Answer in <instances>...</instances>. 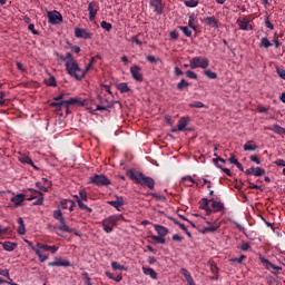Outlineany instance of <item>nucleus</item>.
I'll return each mask as SVG.
<instances>
[{
  "label": "nucleus",
  "mask_w": 285,
  "mask_h": 285,
  "mask_svg": "<svg viewBox=\"0 0 285 285\" xmlns=\"http://www.w3.org/2000/svg\"><path fill=\"white\" fill-rule=\"evenodd\" d=\"M118 90L124 95L126 92H130V87H128V83L121 82L118 85Z\"/></svg>",
  "instance_id": "72a5a7b5"
},
{
  "label": "nucleus",
  "mask_w": 285,
  "mask_h": 285,
  "mask_svg": "<svg viewBox=\"0 0 285 285\" xmlns=\"http://www.w3.org/2000/svg\"><path fill=\"white\" fill-rule=\"evenodd\" d=\"M151 239L154 242H156L157 244H166V238H164V236H155V235H153Z\"/></svg>",
  "instance_id": "09e8293b"
},
{
  "label": "nucleus",
  "mask_w": 285,
  "mask_h": 285,
  "mask_svg": "<svg viewBox=\"0 0 285 285\" xmlns=\"http://www.w3.org/2000/svg\"><path fill=\"white\" fill-rule=\"evenodd\" d=\"M26 244H28V246L31 248V250H33V253H36L39 247H37V244L36 246L32 245V242L28 240V239H24Z\"/></svg>",
  "instance_id": "680f3d73"
},
{
  "label": "nucleus",
  "mask_w": 285,
  "mask_h": 285,
  "mask_svg": "<svg viewBox=\"0 0 285 285\" xmlns=\"http://www.w3.org/2000/svg\"><path fill=\"white\" fill-rule=\"evenodd\" d=\"M156 233H158V235L160 237H166V235H168V228L164 227L161 225H154Z\"/></svg>",
  "instance_id": "a878e982"
},
{
  "label": "nucleus",
  "mask_w": 285,
  "mask_h": 285,
  "mask_svg": "<svg viewBox=\"0 0 285 285\" xmlns=\"http://www.w3.org/2000/svg\"><path fill=\"white\" fill-rule=\"evenodd\" d=\"M28 30H30V32H32V35H39V32L35 29V24H32V23H29Z\"/></svg>",
  "instance_id": "774afa93"
},
{
  "label": "nucleus",
  "mask_w": 285,
  "mask_h": 285,
  "mask_svg": "<svg viewBox=\"0 0 285 285\" xmlns=\"http://www.w3.org/2000/svg\"><path fill=\"white\" fill-rule=\"evenodd\" d=\"M259 259H261L262 264L265 265V268L267 271H282V267L271 263V261H268L267 258L261 256Z\"/></svg>",
  "instance_id": "2eb2a0df"
},
{
  "label": "nucleus",
  "mask_w": 285,
  "mask_h": 285,
  "mask_svg": "<svg viewBox=\"0 0 285 285\" xmlns=\"http://www.w3.org/2000/svg\"><path fill=\"white\" fill-rule=\"evenodd\" d=\"M209 204H210V199L203 198L200 200V205H199L200 210H206L207 208H209V206H208Z\"/></svg>",
  "instance_id": "e433bc0d"
},
{
  "label": "nucleus",
  "mask_w": 285,
  "mask_h": 285,
  "mask_svg": "<svg viewBox=\"0 0 285 285\" xmlns=\"http://www.w3.org/2000/svg\"><path fill=\"white\" fill-rule=\"evenodd\" d=\"M90 68H92V65L88 63L87 67L85 68V70L80 68V72L75 71V73H71V77L76 78L77 81H81V79H83V77H86V75L90 70Z\"/></svg>",
  "instance_id": "4468645a"
},
{
  "label": "nucleus",
  "mask_w": 285,
  "mask_h": 285,
  "mask_svg": "<svg viewBox=\"0 0 285 285\" xmlns=\"http://www.w3.org/2000/svg\"><path fill=\"white\" fill-rule=\"evenodd\" d=\"M179 273L185 277L188 285H196L195 279H193V275H190V272H188V269L180 268Z\"/></svg>",
  "instance_id": "aec40b11"
},
{
  "label": "nucleus",
  "mask_w": 285,
  "mask_h": 285,
  "mask_svg": "<svg viewBox=\"0 0 285 285\" xmlns=\"http://www.w3.org/2000/svg\"><path fill=\"white\" fill-rule=\"evenodd\" d=\"M75 37L77 39H92V32H88L86 29L76 28L75 29Z\"/></svg>",
  "instance_id": "9b49d317"
},
{
  "label": "nucleus",
  "mask_w": 285,
  "mask_h": 285,
  "mask_svg": "<svg viewBox=\"0 0 285 285\" xmlns=\"http://www.w3.org/2000/svg\"><path fill=\"white\" fill-rule=\"evenodd\" d=\"M273 43L268 40L267 37L261 39V48H271Z\"/></svg>",
  "instance_id": "c03bdc74"
},
{
  "label": "nucleus",
  "mask_w": 285,
  "mask_h": 285,
  "mask_svg": "<svg viewBox=\"0 0 285 285\" xmlns=\"http://www.w3.org/2000/svg\"><path fill=\"white\" fill-rule=\"evenodd\" d=\"M266 175V170L261 167H254V177H264Z\"/></svg>",
  "instance_id": "4c0bfd02"
},
{
  "label": "nucleus",
  "mask_w": 285,
  "mask_h": 285,
  "mask_svg": "<svg viewBox=\"0 0 285 285\" xmlns=\"http://www.w3.org/2000/svg\"><path fill=\"white\" fill-rule=\"evenodd\" d=\"M35 253H36V255H37L39 262H41V263L48 261V258H49L48 255H43V254L41 253V249H38V250H36Z\"/></svg>",
  "instance_id": "79ce46f5"
},
{
  "label": "nucleus",
  "mask_w": 285,
  "mask_h": 285,
  "mask_svg": "<svg viewBox=\"0 0 285 285\" xmlns=\"http://www.w3.org/2000/svg\"><path fill=\"white\" fill-rule=\"evenodd\" d=\"M53 218H56L58 222H63V219H66L63 217V213L60 209L53 212Z\"/></svg>",
  "instance_id": "a19ab883"
},
{
  "label": "nucleus",
  "mask_w": 285,
  "mask_h": 285,
  "mask_svg": "<svg viewBox=\"0 0 285 285\" xmlns=\"http://www.w3.org/2000/svg\"><path fill=\"white\" fill-rule=\"evenodd\" d=\"M12 204L19 207L26 202V194H17L14 197L11 198Z\"/></svg>",
  "instance_id": "4be33fe9"
},
{
  "label": "nucleus",
  "mask_w": 285,
  "mask_h": 285,
  "mask_svg": "<svg viewBox=\"0 0 285 285\" xmlns=\"http://www.w3.org/2000/svg\"><path fill=\"white\" fill-rule=\"evenodd\" d=\"M57 228L62 233H72V229L66 224V219L60 220V225Z\"/></svg>",
  "instance_id": "c756f323"
},
{
  "label": "nucleus",
  "mask_w": 285,
  "mask_h": 285,
  "mask_svg": "<svg viewBox=\"0 0 285 285\" xmlns=\"http://www.w3.org/2000/svg\"><path fill=\"white\" fill-rule=\"evenodd\" d=\"M32 205H33V206H43V194H41V195L39 196V198H38L36 202H33Z\"/></svg>",
  "instance_id": "bf43d9fd"
},
{
  "label": "nucleus",
  "mask_w": 285,
  "mask_h": 285,
  "mask_svg": "<svg viewBox=\"0 0 285 285\" xmlns=\"http://www.w3.org/2000/svg\"><path fill=\"white\" fill-rule=\"evenodd\" d=\"M237 23L240 28V30H253V26L250 24V21L248 20H237Z\"/></svg>",
  "instance_id": "5701e85b"
},
{
  "label": "nucleus",
  "mask_w": 285,
  "mask_h": 285,
  "mask_svg": "<svg viewBox=\"0 0 285 285\" xmlns=\"http://www.w3.org/2000/svg\"><path fill=\"white\" fill-rule=\"evenodd\" d=\"M188 86H190V83H188V81H186V79H181L177 83L176 88H177V90H184V88H188Z\"/></svg>",
  "instance_id": "58836bf2"
},
{
  "label": "nucleus",
  "mask_w": 285,
  "mask_h": 285,
  "mask_svg": "<svg viewBox=\"0 0 285 285\" xmlns=\"http://www.w3.org/2000/svg\"><path fill=\"white\" fill-rule=\"evenodd\" d=\"M219 229L218 224H212L209 227H207V233H216V230Z\"/></svg>",
  "instance_id": "8fccbe9b"
},
{
  "label": "nucleus",
  "mask_w": 285,
  "mask_h": 285,
  "mask_svg": "<svg viewBox=\"0 0 285 285\" xmlns=\"http://www.w3.org/2000/svg\"><path fill=\"white\" fill-rule=\"evenodd\" d=\"M210 66V61H208L207 58L203 57H194L189 60V67L195 70L197 68H202L203 70H206Z\"/></svg>",
  "instance_id": "423d86ee"
},
{
  "label": "nucleus",
  "mask_w": 285,
  "mask_h": 285,
  "mask_svg": "<svg viewBox=\"0 0 285 285\" xmlns=\"http://www.w3.org/2000/svg\"><path fill=\"white\" fill-rule=\"evenodd\" d=\"M18 224H19V227H18V234L19 235H23L26 233V224H23V218H18Z\"/></svg>",
  "instance_id": "473e14b6"
},
{
  "label": "nucleus",
  "mask_w": 285,
  "mask_h": 285,
  "mask_svg": "<svg viewBox=\"0 0 285 285\" xmlns=\"http://www.w3.org/2000/svg\"><path fill=\"white\" fill-rule=\"evenodd\" d=\"M276 72L281 79H285V70L284 68L276 67Z\"/></svg>",
  "instance_id": "603ef678"
},
{
  "label": "nucleus",
  "mask_w": 285,
  "mask_h": 285,
  "mask_svg": "<svg viewBox=\"0 0 285 285\" xmlns=\"http://www.w3.org/2000/svg\"><path fill=\"white\" fill-rule=\"evenodd\" d=\"M22 164H28L29 166H32L36 170H39V168L35 165L31 157L24 156L20 160Z\"/></svg>",
  "instance_id": "2f4dec72"
},
{
  "label": "nucleus",
  "mask_w": 285,
  "mask_h": 285,
  "mask_svg": "<svg viewBox=\"0 0 285 285\" xmlns=\"http://www.w3.org/2000/svg\"><path fill=\"white\" fill-rule=\"evenodd\" d=\"M248 188H249L250 190H262V186L255 185L254 183H250V181H249Z\"/></svg>",
  "instance_id": "e2e57ef3"
},
{
  "label": "nucleus",
  "mask_w": 285,
  "mask_h": 285,
  "mask_svg": "<svg viewBox=\"0 0 285 285\" xmlns=\"http://www.w3.org/2000/svg\"><path fill=\"white\" fill-rule=\"evenodd\" d=\"M239 248L244 252L250 250V244L249 243H243Z\"/></svg>",
  "instance_id": "0e129e2a"
},
{
  "label": "nucleus",
  "mask_w": 285,
  "mask_h": 285,
  "mask_svg": "<svg viewBox=\"0 0 285 285\" xmlns=\"http://www.w3.org/2000/svg\"><path fill=\"white\" fill-rule=\"evenodd\" d=\"M246 259V255H240V257L232 258V262H236L237 264H242Z\"/></svg>",
  "instance_id": "338daca9"
},
{
  "label": "nucleus",
  "mask_w": 285,
  "mask_h": 285,
  "mask_svg": "<svg viewBox=\"0 0 285 285\" xmlns=\"http://www.w3.org/2000/svg\"><path fill=\"white\" fill-rule=\"evenodd\" d=\"M111 268L114 269V271H126V266H124V265H120L119 263H117V262H111Z\"/></svg>",
  "instance_id": "de8ad7c7"
},
{
  "label": "nucleus",
  "mask_w": 285,
  "mask_h": 285,
  "mask_svg": "<svg viewBox=\"0 0 285 285\" xmlns=\"http://www.w3.org/2000/svg\"><path fill=\"white\" fill-rule=\"evenodd\" d=\"M100 28H102V30H106V32H110V30H112V24L104 20L100 22Z\"/></svg>",
  "instance_id": "f704fd0d"
},
{
  "label": "nucleus",
  "mask_w": 285,
  "mask_h": 285,
  "mask_svg": "<svg viewBox=\"0 0 285 285\" xmlns=\"http://www.w3.org/2000/svg\"><path fill=\"white\" fill-rule=\"evenodd\" d=\"M127 175L132 181L139 184V186L149 188V190H155V179L153 177L146 176L144 173L135 171L132 169L127 170Z\"/></svg>",
  "instance_id": "f257e3e1"
},
{
  "label": "nucleus",
  "mask_w": 285,
  "mask_h": 285,
  "mask_svg": "<svg viewBox=\"0 0 285 285\" xmlns=\"http://www.w3.org/2000/svg\"><path fill=\"white\" fill-rule=\"evenodd\" d=\"M197 18L195 17V14H191L189 16V19H188V27L191 29V30H197V26H195V20Z\"/></svg>",
  "instance_id": "c9c22d12"
},
{
  "label": "nucleus",
  "mask_w": 285,
  "mask_h": 285,
  "mask_svg": "<svg viewBox=\"0 0 285 285\" xmlns=\"http://www.w3.org/2000/svg\"><path fill=\"white\" fill-rule=\"evenodd\" d=\"M124 219V215H111L102 220V228L105 233H112V226H117V222H121Z\"/></svg>",
  "instance_id": "20e7f679"
},
{
  "label": "nucleus",
  "mask_w": 285,
  "mask_h": 285,
  "mask_svg": "<svg viewBox=\"0 0 285 285\" xmlns=\"http://www.w3.org/2000/svg\"><path fill=\"white\" fill-rule=\"evenodd\" d=\"M171 220L174 222V224H176V226H179V228H181V230H184V233L187 235V237H193V234H190V232H188V228H186V225L181 224L179 220L171 218Z\"/></svg>",
  "instance_id": "cd10ccee"
},
{
  "label": "nucleus",
  "mask_w": 285,
  "mask_h": 285,
  "mask_svg": "<svg viewBox=\"0 0 285 285\" xmlns=\"http://www.w3.org/2000/svg\"><path fill=\"white\" fill-rule=\"evenodd\" d=\"M147 196L154 197L158 202H166V196H164V195H158V194H155V193H148Z\"/></svg>",
  "instance_id": "49530a36"
},
{
  "label": "nucleus",
  "mask_w": 285,
  "mask_h": 285,
  "mask_svg": "<svg viewBox=\"0 0 285 285\" xmlns=\"http://www.w3.org/2000/svg\"><path fill=\"white\" fill-rule=\"evenodd\" d=\"M48 266H65V267H68V266H71V264L67 259H63L61 257H56L55 262L48 263Z\"/></svg>",
  "instance_id": "f3484780"
},
{
  "label": "nucleus",
  "mask_w": 285,
  "mask_h": 285,
  "mask_svg": "<svg viewBox=\"0 0 285 285\" xmlns=\"http://www.w3.org/2000/svg\"><path fill=\"white\" fill-rule=\"evenodd\" d=\"M190 108H206V105L202 101H195L194 104L189 105Z\"/></svg>",
  "instance_id": "3c124183"
},
{
  "label": "nucleus",
  "mask_w": 285,
  "mask_h": 285,
  "mask_svg": "<svg viewBox=\"0 0 285 285\" xmlns=\"http://www.w3.org/2000/svg\"><path fill=\"white\" fill-rule=\"evenodd\" d=\"M45 83L51 88H57V79H55V76H50L48 80H45Z\"/></svg>",
  "instance_id": "ea45409f"
},
{
  "label": "nucleus",
  "mask_w": 285,
  "mask_h": 285,
  "mask_svg": "<svg viewBox=\"0 0 285 285\" xmlns=\"http://www.w3.org/2000/svg\"><path fill=\"white\" fill-rule=\"evenodd\" d=\"M244 150L245 151H255V150H257V145H255V141L249 140L244 145Z\"/></svg>",
  "instance_id": "c85d7f7f"
},
{
  "label": "nucleus",
  "mask_w": 285,
  "mask_h": 285,
  "mask_svg": "<svg viewBox=\"0 0 285 285\" xmlns=\"http://www.w3.org/2000/svg\"><path fill=\"white\" fill-rule=\"evenodd\" d=\"M47 17L49 19V23H51V26H59V23H63V16H61V12L53 10V11H49L47 13Z\"/></svg>",
  "instance_id": "6e6552de"
},
{
  "label": "nucleus",
  "mask_w": 285,
  "mask_h": 285,
  "mask_svg": "<svg viewBox=\"0 0 285 285\" xmlns=\"http://www.w3.org/2000/svg\"><path fill=\"white\" fill-rule=\"evenodd\" d=\"M185 6L187 8H197V6H199V0H186Z\"/></svg>",
  "instance_id": "37998d69"
},
{
  "label": "nucleus",
  "mask_w": 285,
  "mask_h": 285,
  "mask_svg": "<svg viewBox=\"0 0 285 285\" xmlns=\"http://www.w3.org/2000/svg\"><path fill=\"white\" fill-rule=\"evenodd\" d=\"M210 204L214 213H222L225 210L224 203L215 200V198H210Z\"/></svg>",
  "instance_id": "a211bd4d"
},
{
  "label": "nucleus",
  "mask_w": 285,
  "mask_h": 285,
  "mask_svg": "<svg viewBox=\"0 0 285 285\" xmlns=\"http://www.w3.org/2000/svg\"><path fill=\"white\" fill-rule=\"evenodd\" d=\"M185 75L188 77V79H197V73H195V71L187 70Z\"/></svg>",
  "instance_id": "4d7b16f0"
},
{
  "label": "nucleus",
  "mask_w": 285,
  "mask_h": 285,
  "mask_svg": "<svg viewBox=\"0 0 285 285\" xmlns=\"http://www.w3.org/2000/svg\"><path fill=\"white\" fill-rule=\"evenodd\" d=\"M149 6L154 8L156 14H161L164 12V4L161 0H150Z\"/></svg>",
  "instance_id": "ddd939ff"
},
{
  "label": "nucleus",
  "mask_w": 285,
  "mask_h": 285,
  "mask_svg": "<svg viewBox=\"0 0 285 285\" xmlns=\"http://www.w3.org/2000/svg\"><path fill=\"white\" fill-rule=\"evenodd\" d=\"M79 195H80V197L77 195H75L73 197H75L80 210H86L87 213H92V208H90L86 204H83V202H88V193L86 191V189H80Z\"/></svg>",
  "instance_id": "39448f33"
},
{
  "label": "nucleus",
  "mask_w": 285,
  "mask_h": 285,
  "mask_svg": "<svg viewBox=\"0 0 285 285\" xmlns=\"http://www.w3.org/2000/svg\"><path fill=\"white\" fill-rule=\"evenodd\" d=\"M205 76L208 77V79H217V73L210 70H205Z\"/></svg>",
  "instance_id": "5fc2aeb1"
},
{
  "label": "nucleus",
  "mask_w": 285,
  "mask_h": 285,
  "mask_svg": "<svg viewBox=\"0 0 285 285\" xmlns=\"http://www.w3.org/2000/svg\"><path fill=\"white\" fill-rule=\"evenodd\" d=\"M88 12H89V21H95L97 17V12H99V3L91 1L88 4Z\"/></svg>",
  "instance_id": "1a4fd4ad"
},
{
  "label": "nucleus",
  "mask_w": 285,
  "mask_h": 285,
  "mask_svg": "<svg viewBox=\"0 0 285 285\" xmlns=\"http://www.w3.org/2000/svg\"><path fill=\"white\" fill-rule=\"evenodd\" d=\"M179 30L185 35V37H193V31L188 27L180 26Z\"/></svg>",
  "instance_id": "a18cd8bd"
},
{
  "label": "nucleus",
  "mask_w": 285,
  "mask_h": 285,
  "mask_svg": "<svg viewBox=\"0 0 285 285\" xmlns=\"http://www.w3.org/2000/svg\"><path fill=\"white\" fill-rule=\"evenodd\" d=\"M82 277L85 279V285H92V283L90 281V275H88L87 272L82 273Z\"/></svg>",
  "instance_id": "864d4df0"
},
{
  "label": "nucleus",
  "mask_w": 285,
  "mask_h": 285,
  "mask_svg": "<svg viewBox=\"0 0 285 285\" xmlns=\"http://www.w3.org/2000/svg\"><path fill=\"white\" fill-rule=\"evenodd\" d=\"M264 130H271L276 135H285V128L279 125H272L269 127H264Z\"/></svg>",
  "instance_id": "6ab92c4d"
},
{
  "label": "nucleus",
  "mask_w": 285,
  "mask_h": 285,
  "mask_svg": "<svg viewBox=\"0 0 285 285\" xmlns=\"http://www.w3.org/2000/svg\"><path fill=\"white\" fill-rule=\"evenodd\" d=\"M188 121L189 119L186 117H183L178 120V125L177 128L180 132H184V130H186V126H188Z\"/></svg>",
  "instance_id": "b1692460"
},
{
  "label": "nucleus",
  "mask_w": 285,
  "mask_h": 285,
  "mask_svg": "<svg viewBox=\"0 0 285 285\" xmlns=\"http://www.w3.org/2000/svg\"><path fill=\"white\" fill-rule=\"evenodd\" d=\"M142 273L151 277V279H157V272L150 267H142Z\"/></svg>",
  "instance_id": "bb28decb"
},
{
  "label": "nucleus",
  "mask_w": 285,
  "mask_h": 285,
  "mask_svg": "<svg viewBox=\"0 0 285 285\" xmlns=\"http://www.w3.org/2000/svg\"><path fill=\"white\" fill-rule=\"evenodd\" d=\"M90 184L94 186H110L111 181L104 174H96L89 178Z\"/></svg>",
  "instance_id": "0eeeda50"
},
{
  "label": "nucleus",
  "mask_w": 285,
  "mask_h": 285,
  "mask_svg": "<svg viewBox=\"0 0 285 285\" xmlns=\"http://www.w3.org/2000/svg\"><path fill=\"white\" fill-rule=\"evenodd\" d=\"M0 244L2 245L3 249L7 250L8 253H12V250H14V248L17 247V244L10 240Z\"/></svg>",
  "instance_id": "393cba45"
},
{
  "label": "nucleus",
  "mask_w": 285,
  "mask_h": 285,
  "mask_svg": "<svg viewBox=\"0 0 285 285\" xmlns=\"http://www.w3.org/2000/svg\"><path fill=\"white\" fill-rule=\"evenodd\" d=\"M130 75L135 79V81H144V75H141V67L137 65L130 67Z\"/></svg>",
  "instance_id": "9d476101"
},
{
  "label": "nucleus",
  "mask_w": 285,
  "mask_h": 285,
  "mask_svg": "<svg viewBox=\"0 0 285 285\" xmlns=\"http://www.w3.org/2000/svg\"><path fill=\"white\" fill-rule=\"evenodd\" d=\"M0 275L2 277H7V279H10V269H2V268H0Z\"/></svg>",
  "instance_id": "13d9d810"
},
{
  "label": "nucleus",
  "mask_w": 285,
  "mask_h": 285,
  "mask_svg": "<svg viewBox=\"0 0 285 285\" xmlns=\"http://www.w3.org/2000/svg\"><path fill=\"white\" fill-rule=\"evenodd\" d=\"M37 248L39 249V250H45V253H51L52 255H55V253H57V250H59V247H57V246H55V245H52V246H50V245H46V244H43V243H37Z\"/></svg>",
  "instance_id": "f8f14e48"
},
{
  "label": "nucleus",
  "mask_w": 285,
  "mask_h": 285,
  "mask_svg": "<svg viewBox=\"0 0 285 285\" xmlns=\"http://www.w3.org/2000/svg\"><path fill=\"white\" fill-rule=\"evenodd\" d=\"M28 190L32 193V195L29 198H27V202H32L33 199H37V197H40V195H42L41 191L33 188H29Z\"/></svg>",
  "instance_id": "7c9ffc66"
},
{
  "label": "nucleus",
  "mask_w": 285,
  "mask_h": 285,
  "mask_svg": "<svg viewBox=\"0 0 285 285\" xmlns=\"http://www.w3.org/2000/svg\"><path fill=\"white\" fill-rule=\"evenodd\" d=\"M59 59L65 61V68L70 77L75 75V72H81V67H79V63H77L76 59L72 57V53L67 52L65 56H59Z\"/></svg>",
  "instance_id": "7ed1b4c3"
},
{
  "label": "nucleus",
  "mask_w": 285,
  "mask_h": 285,
  "mask_svg": "<svg viewBox=\"0 0 285 285\" xmlns=\"http://www.w3.org/2000/svg\"><path fill=\"white\" fill-rule=\"evenodd\" d=\"M108 108H112V105H108V106L97 105L96 106V110H99L100 112H104V110H108Z\"/></svg>",
  "instance_id": "052dcab7"
},
{
  "label": "nucleus",
  "mask_w": 285,
  "mask_h": 285,
  "mask_svg": "<svg viewBox=\"0 0 285 285\" xmlns=\"http://www.w3.org/2000/svg\"><path fill=\"white\" fill-rule=\"evenodd\" d=\"M107 204L112 206V208H116V210L121 212V206L126 203L124 202V197H117V200H109Z\"/></svg>",
  "instance_id": "dca6fc26"
},
{
  "label": "nucleus",
  "mask_w": 285,
  "mask_h": 285,
  "mask_svg": "<svg viewBox=\"0 0 285 285\" xmlns=\"http://www.w3.org/2000/svg\"><path fill=\"white\" fill-rule=\"evenodd\" d=\"M205 26L209 28H219V21L215 17H207L204 19Z\"/></svg>",
  "instance_id": "412c9836"
},
{
  "label": "nucleus",
  "mask_w": 285,
  "mask_h": 285,
  "mask_svg": "<svg viewBox=\"0 0 285 285\" xmlns=\"http://www.w3.org/2000/svg\"><path fill=\"white\" fill-rule=\"evenodd\" d=\"M66 94L61 92L57 97L53 98V102L50 104L51 108H56V110H61V108H70V106H83V102L77 98H70L68 100H63Z\"/></svg>",
  "instance_id": "f03ea898"
},
{
  "label": "nucleus",
  "mask_w": 285,
  "mask_h": 285,
  "mask_svg": "<svg viewBox=\"0 0 285 285\" xmlns=\"http://www.w3.org/2000/svg\"><path fill=\"white\" fill-rule=\"evenodd\" d=\"M147 61H149V63H157L159 58H156L155 56H147Z\"/></svg>",
  "instance_id": "69168bd1"
},
{
  "label": "nucleus",
  "mask_w": 285,
  "mask_h": 285,
  "mask_svg": "<svg viewBox=\"0 0 285 285\" xmlns=\"http://www.w3.org/2000/svg\"><path fill=\"white\" fill-rule=\"evenodd\" d=\"M69 204H70V199H62L60 202V206H61L62 210H67Z\"/></svg>",
  "instance_id": "6e6d98bb"
}]
</instances>
